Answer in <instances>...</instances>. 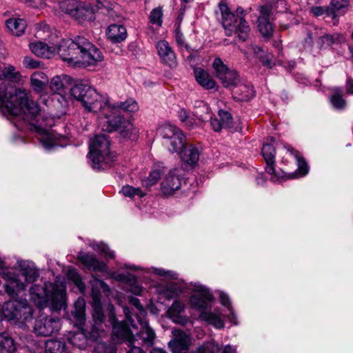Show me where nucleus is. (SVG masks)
I'll use <instances>...</instances> for the list:
<instances>
[{
    "label": "nucleus",
    "mask_w": 353,
    "mask_h": 353,
    "mask_svg": "<svg viewBox=\"0 0 353 353\" xmlns=\"http://www.w3.org/2000/svg\"><path fill=\"white\" fill-rule=\"evenodd\" d=\"M0 111L24 121H31L40 113L39 105L24 89L0 86Z\"/></svg>",
    "instance_id": "1"
},
{
    "label": "nucleus",
    "mask_w": 353,
    "mask_h": 353,
    "mask_svg": "<svg viewBox=\"0 0 353 353\" xmlns=\"http://www.w3.org/2000/svg\"><path fill=\"white\" fill-rule=\"evenodd\" d=\"M57 52L63 61L77 67L95 65L103 59L99 49L81 36L74 39H62Z\"/></svg>",
    "instance_id": "2"
},
{
    "label": "nucleus",
    "mask_w": 353,
    "mask_h": 353,
    "mask_svg": "<svg viewBox=\"0 0 353 353\" xmlns=\"http://www.w3.org/2000/svg\"><path fill=\"white\" fill-rule=\"evenodd\" d=\"M31 300L38 307L43 308L50 301L54 310H60L65 306V286L61 283L46 282L43 285H34L30 289Z\"/></svg>",
    "instance_id": "3"
},
{
    "label": "nucleus",
    "mask_w": 353,
    "mask_h": 353,
    "mask_svg": "<svg viewBox=\"0 0 353 353\" xmlns=\"http://www.w3.org/2000/svg\"><path fill=\"white\" fill-rule=\"evenodd\" d=\"M71 95L81 103L85 110L97 112L105 108L108 100L90 85L83 82L74 84L70 89Z\"/></svg>",
    "instance_id": "4"
},
{
    "label": "nucleus",
    "mask_w": 353,
    "mask_h": 353,
    "mask_svg": "<svg viewBox=\"0 0 353 353\" xmlns=\"http://www.w3.org/2000/svg\"><path fill=\"white\" fill-rule=\"evenodd\" d=\"M219 8L221 14V23L225 34L231 36L233 32L237 34L239 39L245 41L249 36L250 26L242 17L236 16L232 13L224 1H221Z\"/></svg>",
    "instance_id": "5"
},
{
    "label": "nucleus",
    "mask_w": 353,
    "mask_h": 353,
    "mask_svg": "<svg viewBox=\"0 0 353 353\" xmlns=\"http://www.w3.org/2000/svg\"><path fill=\"white\" fill-rule=\"evenodd\" d=\"M106 112L104 117L101 119L102 130L108 132H118L123 138H130L138 134V130L134 126L131 121L120 115L116 110H110L108 108H103Z\"/></svg>",
    "instance_id": "6"
},
{
    "label": "nucleus",
    "mask_w": 353,
    "mask_h": 353,
    "mask_svg": "<svg viewBox=\"0 0 353 353\" xmlns=\"http://www.w3.org/2000/svg\"><path fill=\"white\" fill-rule=\"evenodd\" d=\"M2 313L8 320L29 322L33 317V309L26 300H14L7 302L2 307Z\"/></svg>",
    "instance_id": "7"
},
{
    "label": "nucleus",
    "mask_w": 353,
    "mask_h": 353,
    "mask_svg": "<svg viewBox=\"0 0 353 353\" xmlns=\"http://www.w3.org/2000/svg\"><path fill=\"white\" fill-rule=\"evenodd\" d=\"M158 132L164 139V145L172 152L179 153L185 146V135L176 126L163 125L158 129Z\"/></svg>",
    "instance_id": "8"
},
{
    "label": "nucleus",
    "mask_w": 353,
    "mask_h": 353,
    "mask_svg": "<svg viewBox=\"0 0 353 353\" xmlns=\"http://www.w3.org/2000/svg\"><path fill=\"white\" fill-rule=\"evenodd\" d=\"M108 321L112 326L113 340L116 343L126 342L128 345L133 343V335L128 326L125 321L117 322L114 307L112 304L108 306Z\"/></svg>",
    "instance_id": "9"
},
{
    "label": "nucleus",
    "mask_w": 353,
    "mask_h": 353,
    "mask_svg": "<svg viewBox=\"0 0 353 353\" xmlns=\"http://www.w3.org/2000/svg\"><path fill=\"white\" fill-rule=\"evenodd\" d=\"M92 318L96 325H101L105 321V315L99 300L100 292L98 289H102L103 292H109L108 285L103 281L92 276Z\"/></svg>",
    "instance_id": "10"
},
{
    "label": "nucleus",
    "mask_w": 353,
    "mask_h": 353,
    "mask_svg": "<svg viewBox=\"0 0 353 353\" xmlns=\"http://www.w3.org/2000/svg\"><path fill=\"white\" fill-rule=\"evenodd\" d=\"M216 77L221 81L225 88L233 89L239 83L241 79L234 70L228 68L220 58H216L212 64Z\"/></svg>",
    "instance_id": "11"
},
{
    "label": "nucleus",
    "mask_w": 353,
    "mask_h": 353,
    "mask_svg": "<svg viewBox=\"0 0 353 353\" xmlns=\"http://www.w3.org/2000/svg\"><path fill=\"white\" fill-rule=\"evenodd\" d=\"M59 330V319L41 314L34 321L33 331L38 336H49Z\"/></svg>",
    "instance_id": "12"
},
{
    "label": "nucleus",
    "mask_w": 353,
    "mask_h": 353,
    "mask_svg": "<svg viewBox=\"0 0 353 353\" xmlns=\"http://www.w3.org/2000/svg\"><path fill=\"white\" fill-rule=\"evenodd\" d=\"M259 15L257 19V27L263 37L269 40L273 36L274 28L270 23V17L273 12V6L265 3L259 6Z\"/></svg>",
    "instance_id": "13"
},
{
    "label": "nucleus",
    "mask_w": 353,
    "mask_h": 353,
    "mask_svg": "<svg viewBox=\"0 0 353 353\" xmlns=\"http://www.w3.org/2000/svg\"><path fill=\"white\" fill-rule=\"evenodd\" d=\"M110 141L104 134H98L94 137L90 144V157L93 163L99 164L104 160L105 157L109 154Z\"/></svg>",
    "instance_id": "14"
},
{
    "label": "nucleus",
    "mask_w": 353,
    "mask_h": 353,
    "mask_svg": "<svg viewBox=\"0 0 353 353\" xmlns=\"http://www.w3.org/2000/svg\"><path fill=\"white\" fill-rule=\"evenodd\" d=\"M137 322L141 325V330L136 336H133L132 345L152 347L156 338L154 331L145 319H141L140 316H137Z\"/></svg>",
    "instance_id": "15"
},
{
    "label": "nucleus",
    "mask_w": 353,
    "mask_h": 353,
    "mask_svg": "<svg viewBox=\"0 0 353 353\" xmlns=\"http://www.w3.org/2000/svg\"><path fill=\"white\" fill-rule=\"evenodd\" d=\"M174 339L168 343L170 348L173 353L187 352L191 343V340L188 334L180 330H173L172 331Z\"/></svg>",
    "instance_id": "16"
},
{
    "label": "nucleus",
    "mask_w": 353,
    "mask_h": 353,
    "mask_svg": "<svg viewBox=\"0 0 353 353\" xmlns=\"http://www.w3.org/2000/svg\"><path fill=\"white\" fill-rule=\"evenodd\" d=\"M178 170H170L161 182V191L165 196L172 195L181 185V179L178 174Z\"/></svg>",
    "instance_id": "17"
},
{
    "label": "nucleus",
    "mask_w": 353,
    "mask_h": 353,
    "mask_svg": "<svg viewBox=\"0 0 353 353\" xmlns=\"http://www.w3.org/2000/svg\"><path fill=\"white\" fill-rule=\"evenodd\" d=\"M77 258L90 270L103 272L106 270L105 263L99 261L94 254L80 252L78 254Z\"/></svg>",
    "instance_id": "18"
},
{
    "label": "nucleus",
    "mask_w": 353,
    "mask_h": 353,
    "mask_svg": "<svg viewBox=\"0 0 353 353\" xmlns=\"http://www.w3.org/2000/svg\"><path fill=\"white\" fill-rule=\"evenodd\" d=\"M157 49L159 55L165 64L170 67L176 65L175 54L167 41L163 40L159 41L157 44Z\"/></svg>",
    "instance_id": "19"
},
{
    "label": "nucleus",
    "mask_w": 353,
    "mask_h": 353,
    "mask_svg": "<svg viewBox=\"0 0 353 353\" xmlns=\"http://www.w3.org/2000/svg\"><path fill=\"white\" fill-rule=\"evenodd\" d=\"M127 35L125 28L121 25L114 23L108 28L107 37L112 43H121L126 39Z\"/></svg>",
    "instance_id": "20"
},
{
    "label": "nucleus",
    "mask_w": 353,
    "mask_h": 353,
    "mask_svg": "<svg viewBox=\"0 0 353 353\" xmlns=\"http://www.w3.org/2000/svg\"><path fill=\"white\" fill-rule=\"evenodd\" d=\"M130 303L134 305L139 313H136L134 314L132 313V311L131 309H130L128 307H123V313L125 314L126 319L130 323L132 327H135V321L133 319L132 316L135 317V319L137 320V316H140L141 319H145V312L143 307V306L141 305L140 301L137 298H131L130 300Z\"/></svg>",
    "instance_id": "21"
},
{
    "label": "nucleus",
    "mask_w": 353,
    "mask_h": 353,
    "mask_svg": "<svg viewBox=\"0 0 353 353\" xmlns=\"http://www.w3.org/2000/svg\"><path fill=\"white\" fill-rule=\"evenodd\" d=\"M29 46L32 52L37 57L50 59L54 55L55 48L48 46L43 42L32 43Z\"/></svg>",
    "instance_id": "22"
},
{
    "label": "nucleus",
    "mask_w": 353,
    "mask_h": 353,
    "mask_svg": "<svg viewBox=\"0 0 353 353\" xmlns=\"http://www.w3.org/2000/svg\"><path fill=\"white\" fill-rule=\"evenodd\" d=\"M349 5V0H332L330 6L326 7L325 14L334 19L338 14H344Z\"/></svg>",
    "instance_id": "23"
},
{
    "label": "nucleus",
    "mask_w": 353,
    "mask_h": 353,
    "mask_svg": "<svg viewBox=\"0 0 353 353\" xmlns=\"http://www.w3.org/2000/svg\"><path fill=\"white\" fill-rule=\"evenodd\" d=\"M213 296L208 290L202 291L199 294L192 296L190 301L193 306L201 311H208V301H212Z\"/></svg>",
    "instance_id": "24"
},
{
    "label": "nucleus",
    "mask_w": 353,
    "mask_h": 353,
    "mask_svg": "<svg viewBox=\"0 0 353 353\" xmlns=\"http://www.w3.org/2000/svg\"><path fill=\"white\" fill-rule=\"evenodd\" d=\"M233 90L236 98L240 101H248L254 96V91L252 85L244 82L241 79L239 83L234 86Z\"/></svg>",
    "instance_id": "25"
},
{
    "label": "nucleus",
    "mask_w": 353,
    "mask_h": 353,
    "mask_svg": "<svg viewBox=\"0 0 353 353\" xmlns=\"http://www.w3.org/2000/svg\"><path fill=\"white\" fill-rule=\"evenodd\" d=\"M179 153L181 160L189 165H194L199 161V150L192 145H185Z\"/></svg>",
    "instance_id": "26"
},
{
    "label": "nucleus",
    "mask_w": 353,
    "mask_h": 353,
    "mask_svg": "<svg viewBox=\"0 0 353 353\" xmlns=\"http://www.w3.org/2000/svg\"><path fill=\"white\" fill-rule=\"evenodd\" d=\"M0 80L12 83H19L21 81V75L19 72L16 71L14 66H4L1 70Z\"/></svg>",
    "instance_id": "27"
},
{
    "label": "nucleus",
    "mask_w": 353,
    "mask_h": 353,
    "mask_svg": "<svg viewBox=\"0 0 353 353\" xmlns=\"http://www.w3.org/2000/svg\"><path fill=\"white\" fill-rule=\"evenodd\" d=\"M105 108L111 111L116 110L118 112L119 110H121L130 112H134L139 109L137 103L132 99H128L124 102H117L114 104H110L108 102Z\"/></svg>",
    "instance_id": "28"
},
{
    "label": "nucleus",
    "mask_w": 353,
    "mask_h": 353,
    "mask_svg": "<svg viewBox=\"0 0 353 353\" xmlns=\"http://www.w3.org/2000/svg\"><path fill=\"white\" fill-rule=\"evenodd\" d=\"M72 314L77 323L82 325L85 322V302L83 298H79L74 304Z\"/></svg>",
    "instance_id": "29"
},
{
    "label": "nucleus",
    "mask_w": 353,
    "mask_h": 353,
    "mask_svg": "<svg viewBox=\"0 0 353 353\" xmlns=\"http://www.w3.org/2000/svg\"><path fill=\"white\" fill-rule=\"evenodd\" d=\"M194 75L197 82L205 89L214 88L216 83L210 75L201 68L194 70Z\"/></svg>",
    "instance_id": "30"
},
{
    "label": "nucleus",
    "mask_w": 353,
    "mask_h": 353,
    "mask_svg": "<svg viewBox=\"0 0 353 353\" xmlns=\"http://www.w3.org/2000/svg\"><path fill=\"white\" fill-rule=\"evenodd\" d=\"M94 12V7L80 1L72 17L78 20H90L92 19Z\"/></svg>",
    "instance_id": "31"
},
{
    "label": "nucleus",
    "mask_w": 353,
    "mask_h": 353,
    "mask_svg": "<svg viewBox=\"0 0 353 353\" xmlns=\"http://www.w3.org/2000/svg\"><path fill=\"white\" fill-rule=\"evenodd\" d=\"M345 41V37L343 34L339 33H334L333 34L324 33L323 35L319 36L316 41L319 48H321L324 45L331 46L334 43H341Z\"/></svg>",
    "instance_id": "32"
},
{
    "label": "nucleus",
    "mask_w": 353,
    "mask_h": 353,
    "mask_svg": "<svg viewBox=\"0 0 353 353\" xmlns=\"http://www.w3.org/2000/svg\"><path fill=\"white\" fill-rule=\"evenodd\" d=\"M68 342L79 349H84L87 346L88 337L83 330L70 332L68 337Z\"/></svg>",
    "instance_id": "33"
},
{
    "label": "nucleus",
    "mask_w": 353,
    "mask_h": 353,
    "mask_svg": "<svg viewBox=\"0 0 353 353\" xmlns=\"http://www.w3.org/2000/svg\"><path fill=\"white\" fill-rule=\"evenodd\" d=\"M6 26L13 35L19 37L25 31L26 23L22 19L11 18L6 21Z\"/></svg>",
    "instance_id": "34"
},
{
    "label": "nucleus",
    "mask_w": 353,
    "mask_h": 353,
    "mask_svg": "<svg viewBox=\"0 0 353 353\" xmlns=\"http://www.w3.org/2000/svg\"><path fill=\"white\" fill-rule=\"evenodd\" d=\"M274 141V137L267 139V143L263 144L261 149V153L266 163H274L276 150L271 143Z\"/></svg>",
    "instance_id": "35"
},
{
    "label": "nucleus",
    "mask_w": 353,
    "mask_h": 353,
    "mask_svg": "<svg viewBox=\"0 0 353 353\" xmlns=\"http://www.w3.org/2000/svg\"><path fill=\"white\" fill-rule=\"evenodd\" d=\"M30 81L34 90L40 92L44 90L48 81L43 72H34L31 76Z\"/></svg>",
    "instance_id": "36"
},
{
    "label": "nucleus",
    "mask_w": 353,
    "mask_h": 353,
    "mask_svg": "<svg viewBox=\"0 0 353 353\" xmlns=\"http://www.w3.org/2000/svg\"><path fill=\"white\" fill-rule=\"evenodd\" d=\"M16 346L14 340L6 333H0V350L3 353H12Z\"/></svg>",
    "instance_id": "37"
},
{
    "label": "nucleus",
    "mask_w": 353,
    "mask_h": 353,
    "mask_svg": "<svg viewBox=\"0 0 353 353\" xmlns=\"http://www.w3.org/2000/svg\"><path fill=\"white\" fill-rule=\"evenodd\" d=\"M200 318L214 325L216 328H221L223 327V322L220 318V315L210 311H202L200 314Z\"/></svg>",
    "instance_id": "38"
},
{
    "label": "nucleus",
    "mask_w": 353,
    "mask_h": 353,
    "mask_svg": "<svg viewBox=\"0 0 353 353\" xmlns=\"http://www.w3.org/2000/svg\"><path fill=\"white\" fill-rule=\"evenodd\" d=\"M46 353H66L64 343L57 340H50L46 343Z\"/></svg>",
    "instance_id": "39"
},
{
    "label": "nucleus",
    "mask_w": 353,
    "mask_h": 353,
    "mask_svg": "<svg viewBox=\"0 0 353 353\" xmlns=\"http://www.w3.org/2000/svg\"><path fill=\"white\" fill-rule=\"evenodd\" d=\"M35 129L40 134L39 139L46 148L50 149L55 145L53 136L50 133L40 127H35Z\"/></svg>",
    "instance_id": "40"
},
{
    "label": "nucleus",
    "mask_w": 353,
    "mask_h": 353,
    "mask_svg": "<svg viewBox=\"0 0 353 353\" xmlns=\"http://www.w3.org/2000/svg\"><path fill=\"white\" fill-rule=\"evenodd\" d=\"M252 50L264 65L272 68L271 61L273 58V55L272 54L265 52L259 46H253Z\"/></svg>",
    "instance_id": "41"
},
{
    "label": "nucleus",
    "mask_w": 353,
    "mask_h": 353,
    "mask_svg": "<svg viewBox=\"0 0 353 353\" xmlns=\"http://www.w3.org/2000/svg\"><path fill=\"white\" fill-rule=\"evenodd\" d=\"M21 271L22 276L28 283H33L39 276L38 270L29 265L22 266Z\"/></svg>",
    "instance_id": "42"
},
{
    "label": "nucleus",
    "mask_w": 353,
    "mask_h": 353,
    "mask_svg": "<svg viewBox=\"0 0 353 353\" xmlns=\"http://www.w3.org/2000/svg\"><path fill=\"white\" fill-rule=\"evenodd\" d=\"M79 3L77 0H65L60 3L59 8L62 11L72 16Z\"/></svg>",
    "instance_id": "43"
},
{
    "label": "nucleus",
    "mask_w": 353,
    "mask_h": 353,
    "mask_svg": "<svg viewBox=\"0 0 353 353\" xmlns=\"http://www.w3.org/2000/svg\"><path fill=\"white\" fill-rule=\"evenodd\" d=\"M161 176V172L159 170H154L150 173V175L146 179L142 181V184L146 188H150L158 182Z\"/></svg>",
    "instance_id": "44"
},
{
    "label": "nucleus",
    "mask_w": 353,
    "mask_h": 353,
    "mask_svg": "<svg viewBox=\"0 0 353 353\" xmlns=\"http://www.w3.org/2000/svg\"><path fill=\"white\" fill-rule=\"evenodd\" d=\"M218 115L223 128L228 129L232 128V117L229 112L221 110L219 111Z\"/></svg>",
    "instance_id": "45"
},
{
    "label": "nucleus",
    "mask_w": 353,
    "mask_h": 353,
    "mask_svg": "<svg viewBox=\"0 0 353 353\" xmlns=\"http://www.w3.org/2000/svg\"><path fill=\"white\" fill-rule=\"evenodd\" d=\"M68 277L79 288V290H82L85 288L84 283L82 282L79 274L74 268L68 270Z\"/></svg>",
    "instance_id": "46"
},
{
    "label": "nucleus",
    "mask_w": 353,
    "mask_h": 353,
    "mask_svg": "<svg viewBox=\"0 0 353 353\" xmlns=\"http://www.w3.org/2000/svg\"><path fill=\"white\" fill-rule=\"evenodd\" d=\"M183 310V305L179 301L173 303L172 306L168 310V314L174 321H176L175 318H178L179 315Z\"/></svg>",
    "instance_id": "47"
},
{
    "label": "nucleus",
    "mask_w": 353,
    "mask_h": 353,
    "mask_svg": "<svg viewBox=\"0 0 353 353\" xmlns=\"http://www.w3.org/2000/svg\"><path fill=\"white\" fill-rule=\"evenodd\" d=\"M93 353H116V350L112 345L99 343L95 346Z\"/></svg>",
    "instance_id": "48"
},
{
    "label": "nucleus",
    "mask_w": 353,
    "mask_h": 353,
    "mask_svg": "<svg viewBox=\"0 0 353 353\" xmlns=\"http://www.w3.org/2000/svg\"><path fill=\"white\" fill-rule=\"evenodd\" d=\"M123 194L129 197H132L134 195H139L140 196H143L145 193H143L141 190L139 188H135L130 185H126L123 187L122 188Z\"/></svg>",
    "instance_id": "49"
},
{
    "label": "nucleus",
    "mask_w": 353,
    "mask_h": 353,
    "mask_svg": "<svg viewBox=\"0 0 353 353\" xmlns=\"http://www.w3.org/2000/svg\"><path fill=\"white\" fill-rule=\"evenodd\" d=\"M162 10L160 8H154L150 15V21L153 24L161 26L162 23Z\"/></svg>",
    "instance_id": "50"
},
{
    "label": "nucleus",
    "mask_w": 353,
    "mask_h": 353,
    "mask_svg": "<svg viewBox=\"0 0 353 353\" xmlns=\"http://www.w3.org/2000/svg\"><path fill=\"white\" fill-rule=\"evenodd\" d=\"M64 87L63 79L60 77H54L50 82V88L54 92H59Z\"/></svg>",
    "instance_id": "51"
},
{
    "label": "nucleus",
    "mask_w": 353,
    "mask_h": 353,
    "mask_svg": "<svg viewBox=\"0 0 353 353\" xmlns=\"http://www.w3.org/2000/svg\"><path fill=\"white\" fill-rule=\"evenodd\" d=\"M210 108L206 105L203 103L201 106L199 107L198 110L196 112V116L199 117L203 121H205L209 117L207 115L209 114Z\"/></svg>",
    "instance_id": "52"
},
{
    "label": "nucleus",
    "mask_w": 353,
    "mask_h": 353,
    "mask_svg": "<svg viewBox=\"0 0 353 353\" xmlns=\"http://www.w3.org/2000/svg\"><path fill=\"white\" fill-rule=\"evenodd\" d=\"M331 101L333 105L336 108H343L345 105V100L342 98L341 95L338 93L334 94L332 97Z\"/></svg>",
    "instance_id": "53"
},
{
    "label": "nucleus",
    "mask_w": 353,
    "mask_h": 353,
    "mask_svg": "<svg viewBox=\"0 0 353 353\" xmlns=\"http://www.w3.org/2000/svg\"><path fill=\"white\" fill-rule=\"evenodd\" d=\"M23 65L26 68L34 69L39 66V62L30 57H26L23 61Z\"/></svg>",
    "instance_id": "54"
},
{
    "label": "nucleus",
    "mask_w": 353,
    "mask_h": 353,
    "mask_svg": "<svg viewBox=\"0 0 353 353\" xmlns=\"http://www.w3.org/2000/svg\"><path fill=\"white\" fill-rule=\"evenodd\" d=\"M97 248L101 253L105 254V257L108 259L114 258V253L111 252L107 246L104 245H97Z\"/></svg>",
    "instance_id": "55"
},
{
    "label": "nucleus",
    "mask_w": 353,
    "mask_h": 353,
    "mask_svg": "<svg viewBox=\"0 0 353 353\" xmlns=\"http://www.w3.org/2000/svg\"><path fill=\"white\" fill-rule=\"evenodd\" d=\"M10 288H16V290L20 291L25 289L26 285L23 283L19 281L18 280H14L11 282V286L7 287V292L9 293L10 292L8 289Z\"/></svg>",
    "instance_id": "56"
},
{
    "label": "nucleus",
    "mask_w": 353,
    "mask_h": 353,
    "mask_svg": "<svg viewBox=\"0 0 353 353\" xmlns=\"http://www.w3.org/2000/svg\"><path fill=\"white\" fill-rule=\"evenodd\" d=\"M208 350V353H219L220 347L214 341H208V345L206 347Z\"/></svg>",
    "instance_id": "57"
},
{
    "label": "nucleus",
    "mask_w": 353,
    "mask_h": 353,
    "mask_svg": "<svg viewBox=\"0 0 353 353\" xmlns=\"http://www.w3.org/2000/svg\"><path fill=\"white\" fill-rule=\"evenodd\" d=\"M211 125L212 128L216 131L219 132L223 128V125L219 120V119L215 118L212 119L210 120Z\"/></svg>",
    "instance_id": "58"
},
{
    "label": "nucleus",
    "mask_w": 353,
    "mask_h": 353,
    "mask_svg": "<svg viewBox=\"0 0 353 353\" xmlns=\"http://www.w3.org/2000/svg\"><path fill=\"white\" fill-rule=\"evenodd\" d=\"M325 10H326V7H321V6L313 7L311 8L312 12L315 16H320L324 13L325 14Z\"/></svg>",
    "instance_id": "59"
},
{
    "label": "nucleus",
    "mask_w": 353,
    "mask_h": 353,
    "mask_svg": "<svg viewBox=\"0 0 353 353\" xmlns=\"http://www.w3.org/2000/svg\"><path fill=\"white\" fill-rule=\"evenodd\" d=\"M299 162V170L302 173V174H305L307 172V165L306 162L304 160L298 159Z\"/></svg>",
    "instance_id": "60"
},
{
    "label": "nucleus",
    "mask_w": 353,
    "mask_h": 353,
    "mask_svg": "<svg viewBox=\"0 0 353 353\" xmlns=\"http://www.w3.org/2000/svg\"><path fill=\"white\" fill-rule=\"evenodd\" d=\"M220 301H221V303L225 305V306H227L228 307V309L230 310V300H229V298L228 296L223 294V293H221L220 294Z\"/></svg>",
    "instance_id": "61"
},
{
    "label": "nucleus",
    "mask_w": 353,
    "mask_h": 353,
    "mask_svg": "<svg viewBox=\"0 0 353 353\" xmlns=\"http://www.w3.org/2000/svg\"><path fill=\"white\" fill-rule=\"evenodd\" d=\"M129 346L131 347V348L128 353H145L139 346L136 345H131Z\"/></svg>",
    "instance_id": "62"
},
{
    "label": "nucleus",
    "mask_w": 353,
    "mask_h": 353,
    "mask_svg": "<svg viewBox=\"0 0 353 353\" xmlns=\"http://www.w3.org/2000/svg\"><path fill=\"white\" fill-rule=\"evenodd\" d=\"M208 345V341L203 343V345L197 348L195 353H208V350L205 348Z\"/></svg>",
    "instance_id": "63"
},
{
    "label": "nucleus",
    "mask_w": 353,
    "mask_h": 353,
    "mask_svg": "<svg viewBox=\"0 0 353 353\" xmlns=\"http://www.w3.org/2000/svg\"><path fill=\"white\" fill-rule=\"evenodd\" d=\"M104 2L103 8H105L108 12L114 8L115 5L113 3L108 0H104Z\"/></svg>",
    "instance_id": "64"
}]
</instances>
